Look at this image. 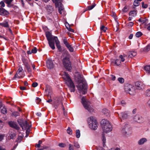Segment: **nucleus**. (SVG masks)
Here are the masks:
<instances>
[{"label": "nucleus", "instance_id": "obj_63", "mask_svg": "<svg viewBox=\"0 0 150 150\" xmlns=\"http://www.w3.org/2000/svg\"><path fill=\"white\" fill-rule=\"evenodd\" d=\"M4 137V134H1L0 135V141H1L2 140H3Z\"/></svg>", "mask_w": 150, "mask_h": 150}, {"label": "nucleus", "instance_id": "obj_59", "mask_svg": "<svg viewBox=\"0 0 150 150\" xmlns=\"http://www.w3.org/2000/svg\"><path fill=\"white\" fill-rule=\"evenodd\" d=\"M69 150H74L73 146L71 144H69Z\"/></svg>", "mask_w": 150, "mask_h": 150}, {"label": "nucleus", "instance_id": "obj_25", "mask_svg": "<svg viewBox=\"0 0 150 150\" xmlns=\"http://www.w3.org/2000/svg\"><path fill=\"white\" fill-rule=\"evenodd\" d=\"M0 25L5 28H8L9 27L8 23L6 21H4L3 23H0Z\"/></svg>", "mask_w": 150, "mask_h": 150}, {"label": "nucleus", "instance_id": "obj_58", "mask_svg": "<svg viewBox=\"0 0 150 150\" xmlns=\"http://www.w3.org/2000/svg\"><path fill=\"white\" fill-rule=\"evenodd\" d=\"M74 146L77 148H79L80 146L77 142H74Z\"/></svg>", "mask_w": 150, "mask_h": 150}, {"label": "nucleus", "instance_id": "obj_39", "mask_svg": "<svg viewBox=\"0 0 150 150\" xmlns=\"http://www.w3.org/2000/svg\"><path fill=\"white\" fill-rule=\"evenodd\" d=\"M121 61L120 59H116L115 62V64L117 66H119L121 64Z\"/></svg>", "mask_w": 150, "mask_h": 150}, {"label": "nucleus", "instance_id": "obj_43", "mask_svg": "<svg viewBox=\"0 0 150 150\" xmlns=\"http://www.w3.org/2000/svg\"><path fill=\"white\" fill-rule=\"evenodd\" d=\"M139 1L137 0H134V5L135 6H137L139 5L140 3Z\"/></svg>", "mask_w": 150, "mask_h": 150}, {"label": "nucleus", "instance_id": "obj_31", "mask_svg": "<svg viewBox=\"0 0 150 150\" xmlns=\"http://www.w3.org/2000/svg\"><path fill=\"white\" fill-rule=\"evenodd\" d=\"M150 50V44H148L143 49V51L145 52H148Z\"/></svg>", "mask_w": 150, "mask_h": 150}, {"label": "nucleus", "instance_id": "obj_34", "mask_svg": "<svg viewBox=\"0 0 150 150\" xmlns=\"http://www.w3.org/2000/svg\"><path fill=\"white\" fill-rule=\"evenodd\" d=\"M13 0H4V2L7 4V6L8 7L11 4V3Z\"/></svg>", "mask_w": 150, "mask_h": 150}, {"label": "nucleus", "instance_id": "obj_14", "mask_svg": "<svg viewBox=\"0 0 150 150\" xmlns=\"http://www.w3.org/2000/svg\"><path fill=\"white\" fill-rule=\"evenodd\" d=\"M9 14V12L5 9L3 8H0V15L8 17Z\"/></svg>", "mask_w": 150, "mask_h": 150}, {"label": "nucleus", "instance_id": "obj_15", "mask_svg": "<svg viewBox=\"0 0 150 150\" xmlns=\"http://www.w3.org/2000/svg\"><path fill=\"white\" fill-rule=\"evenodd\" d=\"M135 85L137 88L139 90L143 89L145 86L144 84L141 81H137L135 83Z\"/></svg>", "mask_w": 150, "mask_h": 150}, {"label": "nucleus", "instance_id": "obj_57", "mask_svg": "<svg viewBox=\"0 0 150 150\" xmlns=\"http://www.w3.org/2000/svg\"><path fill=\"white\" fill-rule=\"evenodd\" d=\"M148 6V5L147 4H145L144 2L142 3V7L143 8H146Z\"/></svg>", "mask_w": 150, "mask_h": 150}, {"label": "nucleus", "instance_id": "obj_49", "mask_svg": "<svg viewBox=\"0 0 150 150\" xmlns=\"http://www.w3.org/2000/svg\"><path fill=\"white\" fill-rule=\"evenodd\" d=\"M4 0L0 2V8H3V7H5V4H4Z\"/></svg>", "mask_w": 150, "mask_h": 150}, {"label": "nucleus", "instance_id": "obj_10", "mask_svg": "<svg viewBox=\"0 0 150 150\" xmlns=\"http://www.w3.org/2000/svg\"><path fill=\"white\" fill-rule=\"evenodd\" d=\"M23 70V69L22 67L19 68L12 79L14 80L17 78L18 79L23 78L24 76L23 74V72L22 71Z\"/></svg>", "mask_w": 150, "mask_h": 150}, {"label": "nucleus", "instance_id": "obj_13", "mask_svg": "<svg viewBox=\"0 0 150 150\" xmlns=\"http://www.w3.org/2000/svg\"><path fill=\"white\" fill-rule=\"evenodd\" d=\"M10 127L16 130H19L20 128L16 122L10 121L8 122Z\"/></svg>", "mask_w": 150, "mask_h": 150}, {"label": "nucleus", "instance_id": "obj_11", "mask_svg": "<svg viewBox=\"0 0 150 150\" xmlns=\"http://www.w3.org/2000/svg\"><path fill=\"white\" fill-rule=\"evenodd\" d=\"M124 127V128H123L122 130V132L124 134H131V129L129 125H126Z\"/></svg>", "mask_w": 150, "mask_h": 150}, {"label": "nucleus", "instance_id": "obj_52", "mask_svg": "<svg viewBox=\"0 0 150 150\" xmlns=\"http://www.w3.org/2000/svg\"><path fill=\"white\" fill-rule=\"evenodd\" d=\"M32 52L33 53H35L37 52V49L36 47H33L31 50Z\"/></svg>", "mask_w": 150, "mask_h": 150}, {"label": "nucleus", "instance_id": "obj_29", "mask_svg": "<svg viewBox=\"0 0 150 150\" xmlns=\"http://www.w3.org/2000/svg\"><path fill=\"white\" fill-rule=\"evenodd\" d=\"M96 5V4H93L88 6L86 8V10L84 12L86 11V10H90L92 9Z\"/></svg>", "mask_w": 150, "mask_h": 150}, {"label": "nucleus", "instance_id": "obj_19", "mask_svg": "<svg viewBox=\"0 0 150 150\" xmlns=\"http://www.w3.org/2000/svg\"><path fill=\"white\" fill-rule=\"evenodd\" d=\"M46 8L47 12L50 13H52L54 10V7L50 5H47Z\"/></svg>", "mask_w": 150, "mask_h": 150}, {"label": "nucleus", "instance_id": "obj_61", "mask_svg": "<svg viewBox=\"0 0 150 150\" xmlns=\"http://www.w3.org/2000/svg\"><path fill=\"white\" fill-rule=\"evenodd\" d=\"M31 127V126H30L26 129V134L27 133H29L30 129Z\"/></svg>", "mask_w": 150, "mask_h": 150}, {"label": "nucleus", "instance_id": "obj_35", "mask_svg": "<svg viewBox=\"0 0 150 150\" xmlns=\"http://www.w3.org/2000/svg\"><path fill=\"white\" fill-rule=\"evenodd\" d=\"M23 138V136L19 135L18 136V137L17 138V139L16 140V142H17L18 143L20 142L21 141Z\"/></svg>", "mask_w": 150, "mask_h": 150}, {"label": "nucleus", "instance_id": "obj_33", "mask_svg": "<svg viewBox=\"0 0 150 150\" xmlns=\"http://www.w3.org/2000/svg\"><path fill=\"white\" fill-rule=\"evenodd\" d=\"M20 115V113L18 111H15L12 112V116H14L16 117L17 116H19Z\"/></svg>", "mask_w": 150, "mask_h": 150}, {"label": "nucleus", "instance_id": "obj_8", "mask_svg": "<svg viewBox=\"0 0 150 150\" xmlns=\"http://www.w3.org/2000/svg\"><path fill=\"white\" fill-rule=\"evenodd\" d=\"M81 100L82 103L86 109L88 111L90 112L93 111V109L87 103L86 101L85 97H83L82 98Z\"/></svg>", "mask_w": 150, "mask_h": 150}, {"label": "nucleus", "instance_id": "obj_5", "mask_svg": "<svg viewBox=\"0 0 150 150\" xmlns=\"http://www.w3.org/2000/svg\"><path fill=\"white\" fill-rule=\"evenodd\" d=\"M101 125L104 132L107 133L112 131V127L107 120L103 119L101 121Z\"/></svg>", "mask_w": 150, "mask_h": 150}, {"label": "nucleus", "instance_id": "obj_42", "mask_svg": "<svg viewBox=\"0 0 150 150\" xmlns=\"http://www.w3.org/2000/svg\"><path fill=\"white\" fill-rule=\"evenodd\" d=\"M142 33L140 31L137 32L135 35L136 36L137 38H139L142 35Z\"/></svg>", "mask_w": 150, "mask_h": 150}, {"label": "nucleus", "instance_id": "obj_38", "mask_svg": "<svg viewBox=\"0 0 150 150\" xmlns=\"http://www.w3.org/2000/svg\"><path fill=\"white\" fill-rule=\"evenodd\" d=\"M102 139L103 142V145L104 147L105 146V143L106 142V139L103 133L102 134Z\"/></svg>", "mask_w": 150, "mask_h": 150}, {"label": "nucleus", "instance_id": "obj_21", "mask_svg": "<svg viewBox=\"0 0 150 150\" xmlns=\"http://www.w3.org/2000/svg\"><path fill=\"white\" fill-rule=\"evenodd\" d=\"M22 127H21V128L23 130H25L28 127L30 126H31L30 125H29L28 122L26 121H24Z\"/></svg>", "mask_w": 150, "mask_h": 150}, {"label": "nucleus", "instance_id": "obj_60", "mask_svg": "<svg viewBox=\"0 0 150 150\" xmlns=\"http://www.w3.org/2000/svg\"><path fill=\"white\" fill-rule=\"evenodd\" d=\"M38 84L37 83L35 82L33 83H32V86L33 87H35L38 86Z\"/></svg>", "mask_w": 150, "mask_h": 150}, {"label": "nucleus", "instance_id": "obj_1", "mask_svg": "<svg viewBox=\"0 0 150 150\" xmlns=\"http://www.w3.org/2000/svg\"><path fill=\"white\" fill-rule=\"evenodd\" d=\"M45 35L49 46L52 50H54L55 49L54 46L55 42L56 46L59 52H62L63 51L60 42L57 37L52 36V33L48 31L45 32Z\"/></svg>", "mask_w": 150, "mask_h": 150}, {"label": "nucleus", "instance_id": "obj_54", "mask_svg": "<svg viewBox=\"0 0 150 150\" xmlns=\"http://www.w3.org/2000/svg\"><path fill=\"white\" fill-rule=\"evenodd\" d=\"M119 58L121 59L120 61L122 62H124L125 60V59L122 55H120L119 56Z\"/></svg>", "mask_w": 150, "mask_h": 150}, {"label": "nucleus", "instance_id": "obj_41", "mask_svg": "<svg viewBox=\"0 0 150 150\" xmlns=\"http://www.w3.org/2000/svg\"><path fill=\"white\" fill-rule=\"evenodd\" d=\"M1 112L4 114H6L7 113V110L4 106L3 107V109H1Z\"/></svg>", "mask_w": 150, "mask_h": 150}, {"label": "nucleus", "instance_id": "obj_47", "mask_svg": "<svg viewBox=\"0 0 150 150\" xmlns=\"http://www.w3.org/2000/svg\"><path fill=\"white\" fill-rule=\"evenodd\" d=\"M134 23L132 22H129L127 24V26L128 27H132L134 25Z\"/></svg>", "mask_w": 150, "mask_h": 150}, {"label": "nucleus", "instance_id": "obj_64", "mask_svg": "<svg viewBox=\"0 0 150 150\" xmlns=\"http://www.w3.org/2000/svg\"><path fill=\"white\" fill-rule=\"evenodd\" d=\"M138 21L139 22H142L143 23H145V21L144 20V19H142L141 18L139 19Z\"/></svg>", "mask_w": 150, "mask_h": 150}, {"label": "nucleus", "instance_id": "obj_18", "mask_svg": "<svg viewBox=\"0 0 150 150\" xmlns=\"http://www.w3.org/2000/svg\"><path fill=\"white\" fill-rule=\"evenodd\" d=\"M134 120L135 121L139 123H141L143 122L142 117L139 115H137L135 116L134 117Z\"/></svg>", "mask_w": 150, "mask_h": 150}, {"label": "nucleus", "instance_id": "obj_12", "mask_svg": "<svg viewBox=\"0 0 150 150\" xmlns=\"http://www.w3.org/2000/svg\"><path fill=\"white\" fill-rule=\"evenodd\" d=\"M63 42L65 45L66 47L69 50L70 52H74V49L72 46V45H70L69 44L66 38H64L63 40Z\"/></svg>", "mask_w": 150, "mask_h": 150}, {"label": "nucleus", "instance_id": "obj_55", "mask_svg": "<svg viewBox=\"0 0 150 150\" xmlns=\"http://www.w3.org/2000/svg\"><path fill=\"white\" fill-rule=\"evenodd\" d=\"M66 27L70 31L74 33V30L73 29L71 28L69 26V27H67L66 26Z\"/></svg>", "mask_w": 150, "mask_h": 150}, {"label": "nucleus", "instance_id": "obj_28", "mask_svg": "<svg viewBox=\"0 0 150 150\" xmlns=\"http://www.w3.org/2000/svg\"><path fill=\"white\" fill-rule=\"evenodd\" d=\"M144 69L147 73L150 74V65H148L145 66L144 68Z\"/></svg>", "mask_w": 150, "mask_h": 150}, {"label": "nucleus", "instance_id": "obj_7", "mask_svg": "<svg viewBox=\"0 0 150 150\" xmlns=\"http://www.w3.org/2000/svg\"><path fill=\"white\" fill-rule=\"evenodd\" d=\"M54 3L56 7L58 8L59 12L62 14L64 11L63 6L61 2V0H52Z\"/></svg>", "mask_w": 150, "mask_h": 150}, {"label": "nucleus", "instance_id": "obj_3", "mask_svg": "<svg viewBox=\"0 0 150 150\" xmlns=\"http://www.w3.org/2000/svg\"><path fill=\"white\" fill-rule=\"evenodd\" d=\"M63 78L65 80L66 84L69 88L71 92H74L75 90V86L69 74L65 72L64 76Z\"/></svg>", "mask_w": 150, "mask_h": 150}, {"label": "nucleus", "instance_id": "obj_23", "mask_svg": "<svg viewBox=\"0 0 150 150\" xmlns=\"http://www.w3.org/2000/svg\"><path fill=\"white\" fill-rule=\"evenodd\" d=\"M137 52L135 51H130L128 53V57L130 58H132L137 55Z\"/></svg>", "mask_w": 150, "mask_h": 150}, {"label": "nucleus", "instance_id": "obj_46", "mask_svg": "<svg viewBox=\"0 0 150 150\" xmlns=\"http://www.w3.org/2000/svg\"><path fill=\"white\" fill-rule=\"evenodd\" d=\"M129 8L127 6H125L122 9V11L123 12H126L129 10Z\"/></svg>", "mask_w": 150, "mask_h": 150}, {"label": "nucleus", "instance_id": "obj_36", "mask_svg": "<svg viewBox=\"0 0 150 150\" xmlns=\"http://www.w3.org/2000/svg\"><path fill=\"white\" fill-rule=\"evenodd\" d=\"M107 29V28L105 27L104 25H102L101 26L100 30L102 32L103 31L104 32H105Z\"/></svg>", "mask_w": 150, "mask_h": 150}, {"label": "nucleus", "instance_id": "obj_44", "mask_svg": "<svg viewBox=\"0 0 150 150\" xmlns=\"http://www.w3.org/2000/svg\"><path fill=\"white\" fill-rule=\"evenodd\" d=\"M76 136L77 138H79L80 136V131L79 130L77 129L76 131Z\"/></svg>", "mask_w": 150, "mask_h": 150}, {"label": "nucleus", "instance_id": "obj_50", "mask_svg": "<svg viewBox=\"0 0 150 150\" xmlns=\"http://www.w3.org/2000/svg\"><path fill=\"white\" fill-rule=\"evenodd\" d=\"M42 142L41 140H39L38 144H36L35 146L36 147L39 148L40 146V144L42 143Z\"/></svg>", "mask_w": 150, "mask_h": 150}, {"label": "nucleus", "instance_id": "obj_16", "mask_svg": "<svg viewBox=\"0 0 150 150\" xmlns=\"http://www.w3.org/2000/svg\"><path fill=\"white\" fill-rule=\"evenodd\" d=\"M45 91H46L47 93H48V97L50 96V98H51V95L52 91L51 87L48 85H47L46 86Z\"/></svg>", "mask_w": 150, "mask_h": 150}, {"label": "nucleus", "instance_id": "obj_2", "mask_svg": "<svg viewBox=\"0 0 150 150\" xmlns=\"http://www.w3.org/2000/svg\"><path fill=\"white\" fill-rule=\"evenodd\" d=\"M75 75V79L78 82L76 87L78 90L83 94H85L87 92V85L84 81L83 76L78 73H76Z\"/></svg>", "mask_w": 150, "mask_h": 150}, {"label": "nucleus", "instance_id": "obj_22", "mask_svg": "<svg viewBox=\"0 0 150 150\" xmlns=\"http://www.w3.org/2000/svg\"><path fill=\"white\" fill-rule=\"evenodd\" d=\"M147 140L146 138H142L138 142V144L139 145H142L146 142Z\"/></svg>", "mask_w": 150, "mask_h": 150}, {"label": "nucleus", "instance_id": "obj_37", "mask_svg": "<svg viewBox=\"0 0 150 150\" xmlns=\"http://www.w3.org/2000/svg\"><path fill=\"white\" fill-rule=\"evenodd\" d=\"M22 61L25 67L29 65V64H28V61L26 59H23Z\"/></svg>", "mask_w": 150, "mask_h": 150}, {"label": "nucleus", "instance_id": "obj_9", "mask_svg": "<svg viewBox=\"0 0 150 150\" xmlns=\"http://www.w3.org/2000/svg\"><path fill=\"white\" fill-rule=\"evenodd\" d=\"M125 91L126 93H128L131 95H133L135 93V91L134 89L132 86V85L130 84H127L125 86Z\"/></svg>", "mask_w": 150, "mask_h": 150}, {"label": "nucleus", "instance_id": "obj_48", "mask_svg": "<svg viewBox=\"0 0 150 150\" xmlns=\"http://www.w3.org/2000/svg\"><path fill=\"white\" fill-rule=\"evenodd\" d=\"M118 80L120 83H122L124 82V79L122 77H119L118 79Z\"/></svg>", "mask_w": 150, "mask_h": 150}, {"label": "nucleus", "instance_id": "obj_17", "mask_svg": "<svg viewBox=\"0 0 150 150\" xmlns=\"http://www.w3.org/2000/svg\"><path fill=\"white\" fill-rule=\"evenodd\" d=\"M47 66L50 69L53 68L54 66L53 61L50 60L48 59L47 61Z\"/></svg>", "mask_w": 150, "mask_h": 150}, {"label": "nucleus", "instance_id": "obj_53", "mask_svg": "<svg viewBox=\"0 0 150 150\" xmlns=\"http://www.w3.org/2000/svg\"><path fill=\"white\" fill-rule=\"evenodd\" d=\"M67 132L69 134H72V130L69 127H68L67 130Z\"/></svg>", "mask_w": 150, "mask_h": 150}, {"label": "nucleus", "instance_id": "obj_6", "mask_svg": "<svg viewBox=\"0 0 150 150\" xmlns=\"http://www.w3.org/2000/svg\"><path fill=\"white\" fill-rule=\"evenodd\" d=\"M87 121L90 128L93 130L97 129L98 124L95 117L91 116L88 118Z\"/></svg>", "mask_w": 150, "mask_h": 150}, {"label": "nucleus", "instance_id": "obj_27", "mask_svg": "<svg viewBox=\"0 0 150 150\" xmlns=\"http://www.w3.org/2000/svg\"><path fill=\"white\" fill-rule=\"evenodd\" d=\"M17 122L19 124L20 126L21 127H22L23 124L24 122V121L23 120V119H18L17 120Z\"/></svg>", "mask_w": 150, "mask_h": 150}, {"label": "nucleus", "instance_id": "obj_56", "mask_svg": "<svg viewBox=\"0 0 150 150\" xmlns=\"http://www.w3.org/2000/svg\"><path fill=\"white\" fill-rule=\"evenodd\" d=\"M41 101V99L38 97H36V102L37 104H39Z\"/></svg>", "mask_w": 150, "mask_h": 150}, {"label": "nucleus", "instance_id": "obj_24", "mask_svg": "<svg viewBox=\"0 0 150 150\" xmlns=\"http://www.w3.org/2000/svg\"><path fill=\"white\" fill-rule=\"evenodd\" d=\"M102 112L107 117H109V111L108 109L105 108L102 110Z\"/></svg>", "mask_w": 150, "mask_h": 150}, {"label": "nucleus", "instance_id": "obj_20", "mask_svg": "<svg viewBox=\"0 0 150 150\" xmlns=\"http://www.w3.org/2000/svg\"><path fill=\"white\" fill-rule=\"evenodd\" d=\"M119 116L120 119H126L127 117V114L124 112H121L119 114Z\"/></svg>", "mask_w": 150, "mask_h": 150}, {"label": "nucleus", "instance_id": "obj_26", "mask_svg": "<svg viewBox=\"0 0 150 150\" xmlns=\"http://www.w3.org/2000/svg\"><path fill=\"white\" fill-rule=\"evenodd\" d=\"M9 136L10 137V139H13L16 137V134L13 132H9Z\"/></svg>", "mask_w": 150, "mask_h": 150}, {"label": "nucleus", "instance_id": "obj_4", "mask_svg": "<svg viewBox=\"0 0 150 150\" xmlns=\"http://www.w3.org/2000/svg\"><path fill=\"white\" fill-rule=\"evenodd\" d=\"M66 56L62 59L63 64L65 69L68 71H71L72 69V67L69 59L70 55L67 51L66 52Z\"/></svg>", "mask_w": 150, "mask_h": 150}, {"label": "nucleus", "instance_id": "obj_51", "mask_svg": "<svg viewBox=\"0 0 150 150\" xmlns=\"http://www.w3.org/2000/svg\"><path fill=\"white\" fill-rule=\"evenodd\" d=\"M58 146L60 147L64 148L66 146V145L64 143H60L59 144Z\"/></svg>", "mask_w": 150, "mask_h": 150}, {"label": "nucleus", "instance_id": "obj_30", "mask_svg": "<svg viewBox=\"0 0 150 150\" xmlns=\"http://www.w3.org/2000/svg\"><path fill=\"white\" fill-rule=\"evenodd\" d=\"M137 14L136 11L135 10L131 11L129 13V15L133 17H134Z\"/></svg>", "mask_w": 150, "mask_h": 150}, {"label": "nucleus", "instance_id": "obj_40", "mask_svg": "<svg viewBox=\"0 0 150 150\" xmlns=\"http://www.w3.org/2000/svg\"><path fill=\"white\" fill-rule=\"evenodd\" d=\"M8 7L9 8H13V11L14 10H16L18 8V7L17 6L13 4H11L9 6H8Z\"/></svg>", "mask_w": 150, "mask_h": 150}, {"label": "nucleus", "instance_id": "obj_62", "mask_svg": "<svg viewBox=\"0 0 150 150\" xmlns=\"http://www.w3.org/2000/svg\"><path fill=\"white\" fill-rule=\"evenodd\" d=\"M111 79L113 80V81H114L115 80V79H116V77L114 75H112V74H111Z\"/></svg>", "mask_w": 150, "mask_h": 150}, {"label": "nucleus", "instance_id": "obj_45", "mask_svg": "<svg viewBox=\"0 0 150 150\" xmlns=\"http://www.w3.org/2000/svg\"><path fill=\"white\" fill-rule=\"evenodd\" d=\"M145 94L147 96H150V89H148L146 91Z\"/></svg>", "mask_w": 150, "mask_h": 150}, {"label": "nucleus", "instance_id": "obj_32", "mask_svg": "<svg viewBox=\"0 0 150 150\" xmlns=\"http://www.w3.org/2000/svg\"><path fill=\"white\" fill-rule=\"evenodd\" d=\"M26 69L28 72L30 74V76L31 75L32 71L30 66L29 65L25 67Z\"/></svg>", "mask_w": 150, "mask_h": 150}]
</instances>
